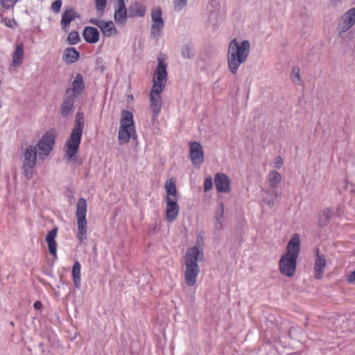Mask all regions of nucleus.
Masks as SVG:
<instances>
[{
	"label": "nucleus",
	"mask_w": 355,
	"mask_h": 355,
	"mask_svg": "<svg viewBox=\"0 0 355 355\" xmlns=\"http://www.w3.org/2000/svg\"><path fill=\"white\" fill-rule=\"evenodd\" d=\"M167 78L166 64L165 61L158 58V64L153 77V87L150 92V108L153 113V118H157L162 110V96Z\"/></svg>",
	"instance_id": "f257e3e1"
},
{
	"label": "nucleus",
	"mask_w": 355,
	"mask_h": 355,
	"mask_svg": "<svg viewBox=\"0 0 355 355\" xmlns=\"http://www.w3.org/2000/svg\"><path fill=\"white\" fill-rule=\"evenodd\" d=\"M300 250V236L298 234H295L288 243L286 253L282 255L279 260V271L283 275L288 277L295 275Z\"/></svg>",
	"instance_id": "f03ea898"
},
{
	"label": "nucleus",
	"mask_w": 355,
	"mask_h": 355,
	"mask_svg": "<svg viewBox=\"0 0 355 355\" xmlns=\"http://www.w3.org/2000/svg\"><path fill=\"white\" fill-rule=\"evenodd\" d=\"M250 44L248 40L241 43L236 39L232 40L228 46L227 62L230 71L236 73L240 64L243 63L249 55Z\"/></svg>",
	"instance_id": "7ed1b4c3"
},
{
	"label": "nucleus",
	"mask_w": 355,
	"mask_h": 355,
	"mask_svg": "<svg viewBox=\"0 0 355 355\" xmlns=\"http://www.w3.org/2000/svg\"><path fill=\"white\" fill-rule=\"evenodd\" d=\"M83 128V113L78 112L76 116L75 126L64 146L65 154L68 159H71L78 152Z\"/></svg>",
	"instance_id": "20e7f679"
},
{
	"label": "nucleus",
	"mask_w": 355,
	"mask_h": 355,
	"mask_svg": "<svg viewBox=\"0 0 355 355\" xmlns=\"http://www.w3.org/2000/svg\"><path fill=\"white\" fill-rule=\"evenodd\" d=\"M202 250L198 247L193 246L188 249L185 256L186 270L184 273L185 282L187 286L195 285L197 277L200 272L198 259Z\"/></svg>",
	"instance_id": "39448f33"
},
{
	"label": "nucleus",
	"mask_w": 355,
	"mask_h": 355,
	"mask_svg": "<svg viewBox=\"0 0 355 355\" xmlns=\"http://www.w3.org/2000/svg\"><path fill=\"white\" fill-rule=\"evenodd\" d=\"M87 212V201L85 198L78 199L76 205V218L77 223L76 236L80 243L87 239V220L86 218Z\"/></svg>",
	"instance_id": "423d86ee"
},
{
	"label": "nucleus",
	"mask_w": 355,
	"mask_h": 355,
	"mask_svg": "<svg viewBox=\"0 0 355 355\" xmlns=\"http://www.w3.org/2000/svg\"><path fill=\"white\" fill-rule=\"evenodd\" d=\"M135 135V129L133 121V114L129 111L123 110L121 112L120 128L118 135L119 143L121 144L128 143L130 139Z\"/></svg>",
	"instance_id": "0eeeda50"
},
{
	"label": "nucleus",
	"mask_w": 355,
	"mask_h": 355,
	"mask_svg": "<svg viewBox=\"0 0 355 355\" xmlns=\"http://www.w3.org/2000/svg\"><path fill=\"white\" fill-rule=\"evenodd\" d=\"M56 137L57 132L55 129H50L44 134L37 144L40 157H46L50 154L55 145Z\"/></svg>",
	"instance_id": "6e6552de"
},
{
	"label": "nucleus",
	"mask_w": 355,
	"mask_h": 355,
	"mask_svg": "<svg viewBox=\"0 0 355 355\" xmlns=\"http://www.w3.org/2000/svg\"><path fill=\"white\" fill-rule=\"evenodd\" d=\"M24 156V159L22 166L24 174L28 180H30L33 175V169L36 164V147L33 146H28L25 150Z\"/></svg>",
	"instance_id": "1a4fd4ad"
},
{
	"label": "nucleus",
	"mask_w": 355,
	"mask_h": 355,
	"mask_svg": "<svg viewBox=\"0 0 355 355\" xmlns=\"http://www.w3.org/2000/svg\"><path fill=\"white\" fill-rule=\"evenodd\" d=\"M89 22L98 26L105 37H115L119 33L114 23L112 21H106L96 18H91Z\"/></svg>",
	"instance_id": "9d476101"
},
{
	"label": "nucleus",
	"mask_w": 355,
	"mask_h": 355,
	"mask_svg": "<svg viewBox=\"0 0 355 355\" xmlns=\"http://www.w3.org/2000/svg\"><path fill=\"white\" fill-rule=\"evenodd\" d=\"M189 156L192 164L200 168L204 161V153L201 144L198 141H193L189 144Z\"/></svg>",
	"instance_id": "9b49d317"
},
{
	"label": "nucleus",
	"mask_w": 355,
	"mask_h": 355,
	"mask_svg": "<svg viewBox=\"0 0 355 355\" xmlns=\"http://www.w3.org/2000/svg\"><path fill=\"white\" fill-rule=\"evenodd\" d=\"M327 260L325 256L320 253V250L317 248L315 251V259L313 267V275L317 279H320L326 269Z\"/></svg>",
	"instance_id": "f8f14e48"
},
{
	"label": "nucleus",
	"mask_w": 355,
	"mask_h": 355,
	"mask_svg": "<svg viewBox=\"0 0 355 355\" xmlns=\"http://www.w3.org/2000/svg\"><path fill=\"white\" fill-rule=\"evenodd\" d=\"M166 202V220L169 222H173L178 217L180 212V207L178 203V200L164 199Z\"/></svg>",
	"instance_id": "ddd939ff"
},
{
	"label": "nucleus",
	"mask_w": 355,
	"mask_h": 355,
	"mask_svg": "<svg viewBox=\"0 0 355 355\" xmlns=\"http://www.w3.org/2000/svg\"><path fill=\"white\" fill-rule=\"evenodd\" d=\"M214 183L218 191L227 193L230 191V180L224 173H218L215 175Z\"/></svg>",
	"instance_id": "4468645a"
},
{
	"label": "nucleus",
	"mask_w": 355,
	"mask_h": 355,
	"mask_svg": "<svg viewBox=\"0 0 355 355\" xmlns=\"http://www.w3.org/2000/svg\"><path fill=\"white\" fill-rule=\"evenodd\" d=\"M79 16L76 11L73 8L66 9L62 16L60 24L62 29L67 32L71 21L78 18Z\"/></svg>",
	"instance_id": "2eb2a0df"
},
{
	"label": "nucleus",
	"mask_w": 355,
	"mask_h": 355,
	"mask_svg": "<svg viewBox=\"0 0 355 355\" xmlns=\"http://www.w3.org/2000/svg\"><path fill=\"white\" fill-rule=\"evenodd\" d=\"M57 234L58 228L55 227L49 231L46 236L49 251L53 257H56L57 254V243L55 241Z\"/></svg>",
	"instance_id": "dca6fc26"
},
{
	"label": "nucleus",
	"mask_w": 355,
	"mask_h": 355,
	"mask_svg": "<svg viewBox=\"0 0 355 355\" xmlns=\"http://www.w3.org/2000/svg\"><path fill=\"white\" fill-rule=\"evenodd\" d=\"M85 89V83L83 80V78L81 74L78 73L72 82V87L68 89L67 90L71 91V96H73L74 98L77 97L78 95L80 94Z\"/></svg>",
	"instance_id": "f3484780"
},
{
	"label": "nucleus",
	"mask_w": 355,
	"mask_h": 355,
	"mask_svg": "<svg viewBox=\"0 0 355 355\" xmlns=\"http://www.w3.org/2000/svg\"><path fill=\"white\" fill-rule=\"evenodd\" d=\"M98 31L92 26H86L83 32V37L84 40L90 44H95L99 40Z\"/></svg>",
	"instance_id": "a211bd4d"
},
{
	"label": "nucleus",
	"mask_w": 355,
	"mask_h": 355,
	"mask_svg": "<svg viewBox=\"0 0 355 355\" xmlns=\"http://www.w3.org/2000/svg\"><path fill=\"white\" fill-rule=\"evenodd\" d=\"M117 8L115 9L114 18L116 22H123L127 17V9L124 0H116Z\"/></svg>",
	"instance_id": "6ab92c4d"
},
{
	"label": "nucleus",
	"mask_w": 355,
	"mask_h": 355,
	"mask_svg": "<svg viewBox=\"0 0 355 355\" xmlns=\"http://www.w3.org/2000/svg\"><path fill=\"white\" fill-rule=\"evenodd\" d=\"M164 188L166 190V197L164 199L178 200V191L176 189L175 181L173 178L166 181Z\"/></svg>",
	"instance_id": "aec40b11"
},
{
	"label": "nucleus",
	"mask_w": 355,
	"mask_h": 355,
	"mask_svg": "<svg viewBox=\"0 0 355 355\" xmlns=\"http://www.w3.org/2000/svg\"><path fill=\"white\" fill-rule=\"evenodd\" d=\"M146 6L139 2L132 3L128 8V15L130 17H140L146 15Z\"/></svg>",
	"instance_id": "412c9836"
},
{
	"label": "nucleus",
	"mask_w": 355,
	"mask_h": 355,
	"mask_svg": "<svg viewBox=\"0 0 355 355\" xmlns=\"http://www.w3.org/2000/svg\"><path fill=\"white\" fill-rule=\"evenodd\" d=\"M75 98L71 96V91L67 90V98L61 105L60 111L62 116H67L73 110Z\"/></svg>",
	"instance_id": "4be33fe9"
},
{
	"label": "nucleus",
	"mask_w": 355,
	"mask_h": 355,
	"mask_svg": "<svg viewBox=\"0 0 355 355\" xmlns=\"http://www.w3.org/2000/svg\"><path fill=\"white\" fill-rule=\"evenodd\" d=\"M24 56V45L22 43L17 44L12 54V65L14 67H20L22 64Z\"/></svg>",
	"instance_id": "5701e85b"
},
{
	"label": "nucleus",
	"mask_w": 355,
	"mask_h": 355,
	"mask_svg": "<svg viewBox=\"0 0 355 355\" xmlns=\"http://www.w3.org/2000/svg\"><path fill=\"white\" fill-rule=\"evenodd\" d=\"M80 54L73 47H69L64 50L63 60L67 64H72L78 61Z\"/></svg>",
	"instance_id": "b1692460"
},
{
	"label": "nucleus",
	"mask_w": 355,
	"mask_h": 355,
	"mask_svg": "<svg viewBox=\"0 0 355 355\" xmlns=\"http://www.w3.org/2000/svg\"><path fill=\"white\" fill-rule=\"evenodd\" d=\"M80 263L78 261H75L72 268V279L76 288L80 286Z\"/></svg>",
	"instance_id": "393cba45"
},
{
	"label": "nucleus",
	"mask_w": 355,
	"mask_h": 355,
	"mask_svg": "<svg viewBox=\"0 0 355 355\" xmlns=\"http://www.w3.org/2000/svg\"><path fill=\"white\" fill-rule=\"evenodd\" d=\"M355 24V20L352 19L346 13L342 18V22L340 24V33L345 32L349 30Z\"/></svg>",
	"instance_id": "a878e982"
},
{
	"label": "nucleus",
	"mask_w": 355,
	"mask_h": 355,
	"mask_svg": "<svg viewBox=\"0 0 355 355\" xmlns=\"http://www.w3.org/2000/svg\"><path fill=\"white\" fill-rule=\"evenodd\" d=\"M281 180L282 176L278 172L272 171L269 173L268 175V182L272 187H276Z\"/></svg>",
	"instance_id": "bb28decb"
},
{
	"label": "nucleus",
	"mask_w": 355,
	"mask_h": 355,
	"mask_svg": "<svg viewBox=\"0 0 355 355\" xmlns=\"http://www.w3.org/2000/svg\"><path fill=\"white\" fill-rule=\"evenodd\" d=\"M164 25V22H153L150 28L151 35L155 38H158L161 35Z\"/></svg>",
	"instance_id": "cd10ccee"
},
{
	"label": "nucleus",
	"mask_w": 355,
	"mask_h": 355,
	"mask_svg": "<svg viewBox=\"0 0 355 355\" xmlns=\"http://www.w3.org/2000/svg\"><path fill=\"white\" fill-rule=\"evenodd\" d=\"M331 216V211L329 209H324L320 215L319 223L320 225L323 226L327 225L328 220Z\"/></svg>",
	"instance_id": "c85d7f7f"
},
{
	"label": "nucleus",
	"mask_w": 355,
	"mask_h": 355,
	"mask_svg": "<svg viewBox=\"0 0 355 355\" xmlns=\"http://www.w3.org/2000/svg\"><path fill=\"white\" fill-rule=\"evenodd\" d=\"M162 12L161 8H155L151 11V19L153 22H164L163 18L162 17Z\"/></svg>",
	"instance_id": "c756f323"
},
{
	"label": "nucleus",
	"mask_w": 355,
	"mask_h": 355,
	"mask_svg": "<svg viewBox=\"0 0 355 355\" xmlns=\"http://www.w3.org/2000/svg\"><path fill=\"white\" fill-rule=\"evenodd\" d=\"M67 40L70 44H76L80 40L78 33L77 31H71L68 35Z\"/></svg>",
	"instance_id": "7c9ffc66"
},
{
	"label": "nucleus",
	"mask_w": 355,
	"mask_h": 355,
	"mask_svg": "<svg viewBox=\"0 0 355 355\" xmlns=\"http://www.w3.org/2000/svg\"><path fill=\"white\" fill-rule=\"evenodd\" d=\"M107 5V0H95L96 10L101 15L105 10Z\"/></svg>",
	"instance_id": "2f4dec72"
},
{
	"label": "nucleus",
	"mask_w": 355,
	"mask_h": 355,
	"mask_svg": "<svg viewBox=\"0 0 355 355\" xmlns=\"http://www.w3.org/2000/svg\"><path fill=\"white\" fill-rule=\"evenodd\" d=\"M292 80L295 83L300 82V69L299 67H293L291 71Z\"/></svg>",
	"instance_id": "473e14b6"
},
{
	"label": "nucleus",
	"mask_w": 355,
	"mask_h": 355,
	"mask_svg": "<svg viewBox=\"0 0 355 355\" xmlns=\"http://www.w3.org/2000/svg\"><path fill=\"white\" fill-rule=\"evenodd\" d=\"M187 3V0H174V8L176 11H180Z\"/></svg>",
	"instance_id": "72a5a7b5"
},
{
	"label": "nucleus",
	"mask_w": 355,
	"mask_h": 355,
	"mask_svg": "<svg viewBox=\"0 0 355 355\" xmlns=\"http://www.w3.org/2000/svg\"><path fill=\"white\" fill-rule=\"evenodd\" d=\"M62 5V0H55L51 6V10L55 13H58Z\"/></svg>",
	"instance_id": "f704fd0d"
},
{
	"label": "nucleus",
	"mask_w": 355,
	"mask_h": 355,
	"mask_svg": "<svg viewBox=\"0 0 355 355\" xmlns=\"http://www.w3.org/2000/svg\"><path fill=\"white\" fill-rule=\"evenodd\" d=\"M1 6L6 8L8 9L12 8L15 4L17 2L18 0H0Z\"/></svg>",
	"instance_id": "c9c22d12"
},
{
	"label": "nucleus",
	"mask_w": 355,
	"mask_h": 355,
	"mask_svg": "<svg viewBox=\"0 0 355 355\" xmlns=\"http://www.w3.org/2000/svg\"><path fill=\"white\" fill-rule=\"evenodd\" d=\"M213 187L212 179L210 177L207 178L204 182V190L205 192L211 189Z\"/></svg>",
	"instance_id": "e433bc0d"
},
{
	"label": "nucleus",
	"mask_w": 355,
	"mask_h": 355,
	"mask_svg": "<svg viewBox=\"0 0 355 355\" xmlns=\"http://www.w3.org/2000/svg\"><path fill=\"white\" fill-rule=\"evenodd\" d=\"M2 21L4 24L9 28H14L16 24V22L13 19L5 17L2 19Z\"/></svg>",
	"instance_id": "4c0bfd02"
},
{
	"label": "nucleus",
	"mask_w": 355,
	"mask_h": 355,
	"mask_svg": "<svg viewBox=\"0 0 355 355\" xmlns=\"http://www.w3.org/2000/svg\"><path fill=\"white\" fill-rule=\"evenodd\" d=\"M346 280L349 284H355V269L347 276Z\"/></svg>",
	"instance_id": "58836bf2"
},
{
	"label": "nucleus",
	"mask_w": 355,
	"mask_h": 355,
	"mask_svg": "<svg viewBox=\"0 0 355 355\" xmlns=\"http://www.w3.org/2000/svg\"><path fill=\"white\" fill-rule=\"evenodd\" d=\"M283 164V160L282 158L280 157H277L275 159V166L277 168H279L282 167Z\"/></svg>",
	"instance_id": "ea45409f"
},
{
	"label": "nucleus",
	"mask_w": 355,
	"mask_h": 355,
	"mask_svg": "<svg viewBox=\"0 0 355 355\" xmlns=\"http://www.w3.org/2000/svg\"><path fill=\"white\" fill-rule=\"evenodd\" d=\"M191 49L188 46H187L184 49H183V50H182V55H183L184 57H185V58H190L191 57Z\"/></svg>",
	"instance_id": "a19ab883"
},
{
	"label": "nucleus",
	"mask_w": 355,
	"mask_h": 355,
	"mask_svg": "<svg viewBox=\"0 0 355 355\" xmlns=\"http://www.w3.org/2000/svg\"><path fill=\"white\" fill-rule=\"evenodd\" d=\"M219 207H220V209H219L218 211L216 213L217 219L221 218L223 214L224 207H223V204L222 202H220L219 204Z\"/></svg>",
	"instance_id": "79ce46f5"
},
{
	"label": "nucleus",
	"mask_w": 355,
	"mask_h": 355,
	"mask_svg": "<svg viewBox=\"0 0 355 355\" xmlns=\"http://www.w3.org/2000/svg\"><path fill=\"white\" fill-rule=\"evenodd\" d=\"M346 14L355 20V8L350 9L346 12Z\"/></svg>",
	"instance_id": "37998d69"
},
{
	"label": "nucleus",
	"mask_w": 355,
	"mask_h": 355,
	"mask_svg": "<svg viewBox=\"0 0 355 355\" xmlns=\"http://www.w3.org/2000/svg\"><path fill=\"white\" fill-rule=\"evenodd\" d=\"M33 306L35 309H40L42 306V303L40 301H37L34 303Z\"/></svg>",
	"instance_id": "c03bdc74"
},
{
	"label": "nucleus",
	"mask_w": 355,
	"mask_h": 355,
	"mask_svg": "<svg viewBox=\"0 0 355 355\" xmlns=\"http://www.w3.org/2000/svg\"><path fill=\"white\" fill-rule=\"evenodd\" d=\"M340 0H330V3L331 4H336L338 2H339Z\"/></svg>",
	"instance_id": "a18cd8bd"
},
{
	"label": "nucleus",
	"mask_w": 355,
	"mask_h": 355,
	"mask_svg": "<svg viewBox=\"0 0 355 355\" xmlns=\"http://www.w3.org/2000/svg\"><path fill=\"white\" fill-rule=\"evenodd\" d=\"M288 355H300V354L298 352H293V353L288 354Z\"/></svg>",
	"instance_id": "49530a36"
}]
</instances>
